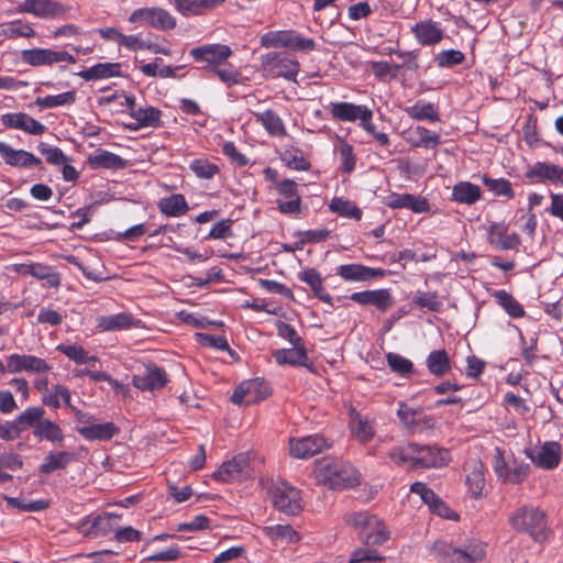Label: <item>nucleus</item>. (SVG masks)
<instances>
[{
	"label": "nucleus",
	"mask_w": 563,
	"mask_h": 563,
	"mask_svg": "<svg viewBox=\"0 0 563 563\" xmlns=\"http://www.w3.org/2000/svg\"><path fill=\"white\" fill-rule=\"evenodd\" d=\"M313 473L319 483L332 489L354 487L360 482V475L352 465L334 457L318 460Z\"/></svg>",
	"instance_id": "nucleus-1"
},
{
	"label": "nucleus",
	"mask_w": 563,
	"mask_h": 563,
	"mask_svg": "<svg viewBox=\"0 0 563 563\" xmlns=\"http://www.w3.org/2000/svg\"><path fill=\"white\" fill-rule=\"evenodd\" d=\"M264 457L254 452H244L235 455L232 460L222 463L212 477L216 481L241 482L251 478L261 471Z\"/></svg>",
	"instance_id": "nucleus-2"
},
{
	"label": "nucleus",
	"mask_w": 563,
	"mask_h": 563,
	"mask_svg": "<svg viewBox=\"0 0 563 563\" xmlns=\"http://www.w3.org/2000/svg\"><path fill=\"white\" fill-rule=\"evenodd\" d=\"M262 488L266 492L274 507L285 515H297L301 511L300 492L286 482L262 478Z\"/></svg>",
	"instance_id": "nucleus-3"
},
{
	"label": "nucleus",
	"mask_w": 563,
	"mask_h": 563,
	"mask_svg": "<svg viewBox=\"0 0 563 563\" xmlns=\"http://www.w3.org/2000/svg\"><path fill=\"white\" fill-rule=\"evenodd\" d=\"M511 527L528 533L534 541L543 542L548 537L547 514L538 507L525 506L509 517Z\"/></svg>",
	"instance_id": "nucleus-4"
},
{
	"label": "nucleus",
	"mask_w": 563,
	"mask_h": 563,
	"mask_svg": "<svg viewBox=\"0 0 563 563\" xmlns=\"http://www.w3.org/2000/svg\"><path fill=\"white\" fill-rule=\"evenodd\" d=\"M432 553L444 563H475L485 556V544L472 542L464 548H455L445 541L434 542Z\"/></svg>",
	"instance_id": "nucleus-5"
},
{
	"label": "nucleus",
	"mask_w": 563,
	"mask_h": 563,
	"mask_svg": "<svg viewBox=\"0 0 563 563\" xmlns=\"http://www.w3.org/2000/svg\"><path fill=\"white\" fill-rule=\"evenodd\" d=\"M261 45L266 48L285 47L297 52H311L316 48L312 38L303 37L295 30L267 32L261 36Z\"/></svg>",
	"instance_id": "nucleus-6"
},
{
	"label": "nucleus",
	"mask_w": 563,
	"mask_h": 563,
	"mask_svg": "<svg viewBox=\"0 0 563 563\" xmlns=\"http://www.w3.org/2000/svg\"><path fill=\"white\" fill-rule=\"evenodd\" d=\"M493 467L499 479L510 484L523 482L530 473L529 464L518 461L512 455L506 457L500 448H495L494 450Z\"/></svg>",
	"instance_id": "nucleus-7"
},
{
	"label": "nucleus",
	"mask_w": 563,
	"mask_h": 563,
	"mask_svg": "<svg viewBox=\"0 0 563 563\" xmlns=\"http://www.w3.org/2000/svg\"><path fill=\"white\" fill-rule=\"evenodd\" d=\"M16 11L46 20L70 16V8L56 0H24L18 5Z\"/></svg>",
	"instance_id": "nucleus-8"
},
{
	"label": "nucleus",
	"mask_w": 563,
	"mask_h": 563,
	"mask_svg": "<svg viewBox=\"0 0 563 563\" xmlns=\"http://www.w3.org/2000/svg\"><path fill=\"white\" fill-rule=\"evenodd\" d=\"M232 53L230 46L225 44H205L190 49L192 58L196 62L206 63L205 68L210 71L224 65Z\"/></svg>",
	"instance_id": "nucleus-9"
},
{
	"label": "nucleus",
	"mask_w": 563,
	"mask_h": 563,
	"mask_svg": "<svg viewBox=\"0 0 563 563\" xmlns=\"http://www.w3.org/2000/svg\"><path fill=\"white\" fill-rule=\"evenodd\" d=\"M271 388L264 379L255 378L241 383L234 390L231 400L236 405H251L264 400Z\"/></svg>",
	"instance_id": "nucleus-10"
},
{
	"label": "nucleus",
	"mask_w": 563,
	"mask_h": 563,
	"mask_svg": "<svg viewBox=\"0 0 563 563\" xmlns=\"http://www.w3.org/2000/svg\"><path fill=\"white\" fill-rule=\"evenodd\" d=\"M22 60L31 66H45L58 63H76V58L66 51H54L51 48L24 49L21 53Z\"/></svg>",
	"instance_id": "nucleus-11"
},
{
	"label": "nucleus",
	"mask_w": 563,
	"mask_h": 563,
	"mask_svg": "<svg viewBox=\"0 0 563 563\" xmlns=\"http://www.w3.org/2000/svg\"><path fill=\"white\" fill-rule=\"evenodd\" d=\"M288 444L290 456L299 460L309 459L330 446L327 439L320 434L290 438Z\"/></svg>",
	"instance_id": "nucleus-12"
},
{
	"label": "nucleus",
	"mask_w": 563,
	"mask_h": 563,
	"mask_svg": "<svg viewBox=\"0 0 563 563\" xmlns=\"http://www.w3.org/2000/svg\"><path fill=\"white\" fill-rule=\"evenodd\" d=\"M7 368L9 373L16 374L27 372L32 374H42L52 369L44 358L31 354H11L7 357Z\"/></svg>",
	"instance_id": "nucleus-13"
},
{
	"label": "nucleus",
	"mask_w": 563,
	"mask_h": 563,
	"mask_svg": "<svg viewBox=\"0 0 563 563\" xmlns=\"http://www.w3.org/2000/svg\"><path fill=\"white\" fill-rule=\"evenodd\" d=\"M525 453L526 456L530 459L534 465L542 470L555 468L562 457L561 445L555 441H548L543 443V445L537 452L526 450Z\"/></svg>",
	"instance_id": "nucleus-14"
},
{
	"label": "nucleus",
	"mask_w": 563,
	"mask_h": 563,
	"mask_svg": "<svg viewBox=\"0 0 563 563\" xmlns=\"http://www.w3.org/2000/svg\"><path fill=\"white\" fill-rule=\"evenodd\" d=\"M416 468L442 467L450 461V453L437 445L416 444Z\"/></svg>",
	"instance_id": "nucleus-15"
},
{
	"label": "nucleus",
	"mask_w": 563,
	"mask_h": 563,
	"mask_svg": "<svg viewBox=\"0 0 563 563\" xmlns=\"http://www.w3.org/2000/svg\"><path fill=\"white\" fill-rule=\"evenodd\" d=\"M401 422L412 432H422L434 426V419L423 413L421 409H415L401 402L397 410Z\"/></svg>",
	"instance_id": "nucleus-16"
},
{
	"label": "nucleus",
	"mask_w": 563,
	"mask_h": 563,
	"mask_svg": "<svg viewBox=\"0 0 563 563\" xmlns=\"http://www.w3.org/2000/svg\"><path fill=\"white\" fill-rule=\"evenodd\" d=\"M168 382L166 372L155 365L147 366L143 373L132 378V385L142 391H155L162 389Z\"/></svg>",
	"instance_id": "nucleus-17"
},
{
	"label": "nucleus",
	"mask_w": 563,
	"mask_h": 563,
	"mask_svg": "<svg viewBox=\"0 0 563 563\" xmlns=\"http://www.w3.org/2000/svg\"><path fill=\"white\" fill-rule=\"evenodd\" d=\"M12 271L22 276H33L41 280H46L51 287H58L60 285V276L54 272L49 266L41 263H21L13 264Z\"/></svg>",
	"instance_id": "nucleus-18"
},
{
	"label": "nucleus",
	"mask_w": 563,
	"mask_h": 563,
	"mask_svg": "<svg viewBox=\"0 0 563 563\" xmlns=\"http://www.w3.org/2000/svg\"><path fill=\"white\" fill-rule=\"evenodd\" d=\"M265 64L278 77L295 79L299 73V63L296 58L279 53H269L265 56Z\"/></svg>",
	"instance_id": "nucleus-19"
},
{
	"label": "nucleus",
	"mask_w": 563,
	"mask_h": 563,
	"mask_svg": "<svg viewBox=\"0 0 563 563\" xmlns=\"http://www.w3.org/2000/svg\"><path fill=\"white\" fill-rule=\"evenodd\" d=\"M350 298L360 305L375 306L382 312L387 311L394 305L393 296L388 289L357 291L353 292Z\"/></svg>",
	"instance_id": "nucleus-20"
},
{
	"label": "nucleus",
	"mask_w": 563,
	"mask_h": 563,
	"mask_svg": "<svg viewBox=\"0 0 563 563\" xmlns=\"http://www.w3.org/2000/svg\"><path fill=\"white\" fill-rule=\"evenodd\" d=\"M2 123L7 128L21 130L32 135H41L46 130L44 124L22 112L3 114Z\"/></svg>",
	"instance_id": "nucleus-21"
},
{
	"label": "nucleus",
	"mask_w": 563,
	"mask_h": 563,
	"mask_svg": "<svg viewBox=\"0 0 563 563\" xmlns=\"http://www.w3.org/2000/svg\"><path fill=\"white\" fill-rule=\"evenodd\" d=\"M0 156L10 166L27 168L41 165V159L24 150H15L11 145L0 142Z\"/></svg>",
	"instance_id": "nucleus-22"
},
{
	"label": "nucleus",
	"mask_w": 563,
	"mask_h": 563,
	"mask_svg": "<svg viewBox=\"0 0 563 563\" xmlns=\"http://www.w3.org/2000/svg\"><path fill=\"white\" fill-rule=\"evenodd\" d=\"M338 275L346 282H365L384 277L385 271L361 264H345L338 267Z\"/></svg>",
	"instance_id": "nucleus-23"
},
{
	"label": "nucleus",
	"mask_w": 563,
	"mask_h": 563,
	"mask_svg": "<svg viewBox=\"0 0 563 563\" xmlns=\"http://www.w3.org/2000/svg\"><path fill=\"white\" fill-rule=\"evenodd\" d=\"M386 206L393 209L406 208L416 213L427 212L430 208L426 198L410 194H391L386 199Z\"/></svg>",
	"instance_id": "nucleus-24"
},
{
	"label": "nucleus",
	"mask_w": 563,
	"mask_h": 563,
	"mask_svg": "<svg viewBox=\"0 0 563 563\" xmlns=\"http://www.w3.org/2000/svg\"><path fill=\"white\" fill-rule=\"evenodd\" d=\"M162 112L155 107H137L132 109L131 118L135 121L128 123L126 128L136 131L141 128H156L161 124Z\"/></svg>",
	"instance_id": "nucleus-25"
},
{
	"label": "nucleus",
	"mask_w": 563,
	"mask_h": 563,
	"mask_svg": "<svg viewBox=\"0 0 563 563\" xmlns=\"http://www.w3.org/2000/svg\"><path fill=\"white\" fill-rule=\"evenodd\" d=\"M77 431L88 441H108L119 433V428L113 422H104L78 427Z\"/></svg>",
	"instance_id": "nucleus-26"
},
{
	"label": "nucleus",
	"mask_w": 563,
	"mask_h": 563,
	"mask_svg": "<svg viewBox=\"0 0 563 563\" xmlns=\"http://www.w3.org/2000/svg\"><path fill=\"white\" fill-rule=\"evenodd\" d=\"M120 63H99L78 73V76L86 81L121 77Z\"/></svg>",
	"instance_id": "nucleus-27"
},
{
	"label": "nucleus",
	"mask_w": 563,
	"mask_h": 563,
	"mask_svg": "<svg viewBox=\"0 0 563 563\" xmlns=\"http://www.w3.org/2000/svg\"><path fill=\"white\" fill-rule=\"evenodd\" d=\"M273 356L279 365L306 366L312 371L307 364V351L303 344L292 346L291 349H280L273 352Z\"/></svg>",
	"instance_id": "nucleus-28"
},
{
	"label": "nucleus",
	"mask_w": 563,
	"mask_h": 563,
	"mask_svg": "<svg viewBox=\"0 0 563 563\" xmlns=\"http://www.w3.org/2000/svg\"><path fill=\"white\" fill-rule=\"evenodd\" d=\"M466 486L473 497L477 498L483 495L485 487L484 466L479 461H471L466 464Z\"/></svg>",
	"instance_id": "nucleus-29"
},
{
	"label": "nucleus",
	"mask_w": 563,
	"mask_h": 563,
	"mask_svg": "<svg viewBox=\"0 0 563 563\" xmlns=\"http://www.w3.org/2000/svg\"><path fill=\"white\" fill-rule=\"evenodd\" d=\"M367 107L352 102H333L330 104L331 115L340 121L354 122L367 113Z\"/></svg>",
	"instance_id": "nucleus-30"
},
{
	"label": "nucleus",
	"mask_w": 563,
	"mask_h": 563,
	"mask_svg": "<svg viewBox=\"0 0 563 563\" xmlns=\"http://www.w3.org/2000/svg\"><path fill=\"white\" fill-rule=\"evenodd\" d=\"M412 33L421 45H434L443 37V32L438 23L431 20L421 21L413 25Z\"/></svg>",
	"instance_id": "nucleus-31"
},
{
	"label": "nucleus",
	"mask_w": 563,
	"mask_h": 563,
	"mask_svg": "<svg viewBox=\"0 0 563 563\" xmlns=\"http://www.w3.org/2000/svg\"><path fill=\"white\" fill-rule=\"evenodd\" d=\"M225 0H174L176 10L185 15H199L221 5Z\"/></svg>",
	"instance_id": "nucleus-32"
},
{
	"label": "nucleus",
	"mask_w": 563,
	"mask_h": 563,
	"mask_svg": "<svg viewBox=\"0 0 563 563\" xmlns=\"http://www.w3.org/2000/svg\"><path fill=\"white\" fill-rule=\"evenodd\" d=\"M254 117L271 136H286L287 131L284 121L275 111L267 109L263 112L254 113Z\"/></svg>",
	"instance_id": "nucleus-33"
},
{
	"label": "nucleus",
	"mask_w": 563,
	"mask_h": 563,
	"mask_svg": "<svg viewBox=\"0 0 563 563\" xmlns=\"http://www.w3.org/2000/svg\"><path fill=\"white\" fill-rule=\"evenodd\" d=\"M489 242L500 250H515L520 245V238L517 233L507 234L506 229L500 224H493L489 228Z\"/></svg>",
	"instance_id": "nucleus-34"
},
{
	"label": "nucleus",
	"mask_w": 563,
	"mask_h": 563,
	"mask_svg": "<svg viewBox=\"0 0 563 563\" xmlns=\"http://www.w3.org/2000/svg\"><path fill=\"white\" fill-rule=\"evenodd\" d=\"M134 318L132 314L121 312L117 314L100 316L97 318V328L101 331H120L134 325Z\"/></svg>",
	"instance_id": "nucleus-35"
},
{
	"label": "nucleus",
	"mask_w": 563,
	"mask_h": 563,
	"mask_svg": "<svg viewBox=\"0 0 563 563\" xmlns=\"http://www.w3.org/2000/svg\"><path fill=\"white\" fill-rule=\"evenodd\" d=\"M407 141L415 147L435 148L440 143V136L419 125L409 129Z\"/></svg>",
	"instance_id": "nucleus-36"
},
{
	"label": "nucleus",
	"mask_w": 563,
	"mask_h": 563,
	"mask_svg": "<svg viewBox=\"0 0 563 563\" xmlns=\"http://www.w3.org/2000/svg\"><path fill=\"white\" fill-rule=\"evenodd\" d=\"M527 177L540 181H562L563 168L550 163H537L528 170Z\"/></svg>",
	"instance_id": "nucleus-37"
},
{
	"label": "nucleus",
	"mask_w": 563,
	"mask_h": 563,
	"mask_svg": "<svg viewBox=\"0 0 563 563\" xmlns=\"http://www.w3.org/2000/svg\"><path fill=\"white\" fill-rule=\"evenodd\" d=\"M119 519L120 516L115 514L99 515L93 517L91 521H88L90 527L87 530H84V532L87 536L92 537L106 536L114 529Z\"/></svg>",
	"instance_id": "nucleus-38"
},
{
	"label": "nucleus",
	"mask_w": 563,
	"mask_h": 563,
	"mask_svg": "<svg viewBox=\"0 0 563 563\" xmlns=\"http://www.w3.org/2000/svg\"><path fill=\"white\" fill-rule=\"evenodd\" d=\"M429 372L438 377H442L451 372V360L445 350L432 351L426 361Z\"/></svg>",
	"instance_id": "nucleus-39"
},
{
	"label": "nucleus",
	"mask_w": 563,
	"mask_h": 563,
	"mask_svg": "<svg viewBox=\"0 0 563 563\" xmlns=\"http://www.w3.org/2000/svg\"><path fill=\"white\" fill-rule=\"evenodd\" d=\"M36 439L48 441L52 443H62L64 441V432L62 428L54 421L42 419V421L33 430Z\"/></svg>",
	"instance_id": "nucleus-40"
},
{
	"label": "nucleus",
	"mask_w": 563,
	"mask_h": 563,
	"mask_svg": "<svg viewBox=\"0 0 563 563\" xmlns=\"http://www.w3.org/2000/svg\"><path fill=\"white\" fill-rule=\"evenodd\" d=\"M345 522L358 530V539L361 540V534L367 528H378L382 529V520L376 516L371 515L366 511L351 512L345 516Z\"/></svg>",
	"instance_id": "nucleus-41"
},
{
	"label": "nucleus",
	"mask_w": 563,
	"mask_h": 563,
	"mask_svg": "<svg viewBox=\"0 0 563 563\" xmlns=\"http://www.w3.org/2000/svg\"><path fill=\"white\" fill-rule=\"evenodd\" d=\"M298 276L301 282L310 286L316 297L323 302H331L330 295L323 288L322 277L314 268L303 269Z\"/></svg>",
	"instance_id": "nucleus-42"
},
{
	"label": "nucleus",
	"mask_w": 563,
	"mask_h": 563,
	"mask_svg": "<svg viewBox=\"0 0 563 563\" xmlns=\"http://www.w3.org/2000/svg\"><path fill=\"white\" fill-rule=\"evenodd\" d=\"M404 110L413 120H428L431 122L440 120L438 109L431 102L419 100L415 104L406 107Z\"/></svg>",
	"instance_id": "nucleus-43"
},
{
	"label": "nucleus",
	"mask_w": 563,
	"mask_h": 563,
	"mask_svg": "<svg viewBox=\"0 0 563 563\" xmlns=\"http://www.w3.org/2000/svg\"><path fill=\"white\" fill-rule=\"evenodd\" d=\"M158 209L168 217H179L185 214L189 207L185 197L180 194H174L163 198L158 202Z\"/></svg>",
	"instance_id": "nucleus-44"
},
{
	"label": "nucleus",
	"mask_w": 563,
	"mask_h": 563,
	"mask_svg": "<svg viewBox=\"0 0 563 563\" xmlns=\"http://www.w3.org/2000/svg\"><path fill=\"white\" fill-rule=\"evenodd\" d=\"M89 164L95 168H122L125 161L111 152L99 150L88 158Z\"/></svg>",
	"instance_id": "nucleus-45"
},
{
	"label": "nucleus",
	"mask_w": 563,
	"mask_h": 563,
	"mask_svg": "<svg viewBox=\"0 0 563 563\" xmlns=\"http://www.w3.org/2000/svg\"><path fill=\"white\" fill-rule=\"evenodd\" d=\"M350 428L353 437L361 443H366L374 437L372 422L358 413L351 417Z\"/></svg>",
	"instance_id": "nucleus-46"
},
{
	"label": "nucleus",
	"mask_w": 563,
	"mask_h": 563,
	"mask_svg": "<svg viewBox=\"0 0 563 563\" xmlns=\"http://www.w3.org/2000/svg\"><path fill=\"white\" fill-rule=\"evenodd\" d=\"M264 534L272 541L296 543L299 541V533L289 525H276L263 528Z\"/></svg>",
	"instance_id": "nucleus-47"
},
{
	"label": "nucleus",
	"mask_w": 563,
	"mask_h": 563,
	"mask_svg": "<svg viewBox=\"0 0 563 563\" xmlns=\"http://www.w3.org/2000/svg\"><path fill=\"white\" fill-rule=\"evenodd\" d=\"M44 412L42 407H29L21 412L14 420L18 434L20 435L27 428L35 430V427L42 421Z\"/></svg>",
	"instance_id": "nucleus-48"
},
{
	"label": "nucleus",
	"mask_w": 563,
	"mask_h": 563,
	"mask_svg": "<svg viewBox=\"0 0 563 563\" xmlns=\"http://www.w3.org/2000/svg\"><path fill=\"white\" fill-rule=\"evenodd\" d=\"M452 196L457 202L473 205L481 198V188L472 183L462 181L453 187Z\"/></svg>",
	"instance_id": "nucleus-49"
},
{
	"label": "nucleus",
	"mask_w": 563,
	"mask_h": 563,
	"mask_svg": "<svg viewBox=\"0 0 563 563\" xmlns=\"http://www.w3.org/2000/svg\"><path fill=\"white\" fill-rule=\"evenodd\" d=\"M388 456L398 465L416 468V443L395 446L389 451Z\"/></svg>",
	"instance_id": "nucleus-50"
},
{
	"label": "nucleus",
	"mask_w": 563,
	"mask_h": 563,
	"mask_svg": "<svg viewBox=\"0 0 563 563\" xmlns=\"http://www.w3.org/2000/svg\"><path fill=\"white\" fill-rule=\"evenodd\" d=\"M329 209L341 217L361 220L362 210L352 201L335 197L331 200Z\"/></svg>",
	"instance_id": "nucleus-51"
},
{
	"label": "nucleus",
	"mask_w": 563,
	"mask_h": 563,
	"mask_svg": "<svg viewBox=\"0 0 563 563\" xmlns=\"http://www.w3.org/2000/svg\"><path fill=\"white\" fill-rule=\"evenodd\" d=\"M60 401L71 408V396L69 389L64 385H55L51 393L44 394L42 402L45 406L57 409L60 407Z\"/></svg>",
	"instance_id": "nucleus-52"
},
{
	"label": "nucleus",
	"mask_w": 563,
	"mask_h": 563,
	"mask_svg": "<svg viewBox=\"0 0 563 563\" xmlns=\"http://www.w3.org/2000/svg\"><path fill=\"white\" fill-rule=\"evenodd\" d=\"M282 162L289 168L295 170H308L310 163L303 157L301 150L297 147H287L280 154Z\"/></svg>",
	"instance_id": "nucleus-53"
},
{
	"label": "nucleus",
	"mask_w": 563,
	"mask_h": 563,
	"mask_svg": "<svg viewBox=\"0 0 563 563\" xmlns=\"http://www.w3.org/2000/svg\"><path fill=\"white\" fill-rule=\"evenodd\" d=\"M494 297L510 317L521 318L525 316L522 306L506 290H497Z\"/></svg>",
	"instance_id": "nucleus-54"
},
{
	"label": "nucleus",
	"mask_w": 563,
	"mask_h": 563,
	"mask_svg": "<svg viewBox=\"0 0 563 563\" xmlns=\"http://www.w3.org/2000/svg\"><path fill=\"white\" fill-rule=\"evenodd\" d=\"M2 34L8 38L33 37L35 31L31 24L15 20L2 25Z\"/></svg>",
	"instance_id": "nucleus-55"
},
{
	"label": "nucleus",
	"mask_w": 563,
	"mask_h": 563,
	"mask_svg": "<svg viewBox=\"0 0 563 563\" xmlns=\"http://www.w3.org/2000/svg\"><path fill=\"white\" fill-rule=\"evenodd\" d=\"M374 545H365L356 548L352 551L349 563H380L384 560Z\"/></svg>",
	"instance_id": "nucleus-56"
},
{
	"label": "nucleus",
	"mask_w": 563,
	"mask_h": 563,
	"mask_svg": "<svg viewBox=\"0 0 563 563\" xmlns=\"http://www.w3.org/2000/svg\"><path fill=\"white\" fill-rule=\"evenodd\" d=\"M70 460L71 454L68 452H52L45 457V462L41 465V472L48 474L56 470L65 468Z\"/></svg>",
	"instance_id": "nucleus-57"
},
{
	"label": "nucleus",
	"mask_w": 563,
	"mask_h": 563,
	"mask_svg": "<svg viewBox=\"0 0 563 563\" xmlns=\"http://www.w3.org/2000/svg\"><path fill=\"white\" fill-rule=\"evenodd\" d=\"M76 100V91L70 90L66 91L56 96H46V97H38L36 99V104L41 108L51 109L56 108L65 104H71Z\"/></svg>",
	"instance_id": "nucleus-58"
},
{
	"label": "nucleus",
	"mask_w": 563,
	"mask_h": 563,
	"mask_svg": "<svg viewBox=\"0 0 563 563\" xmlns=\"http://www.w3.org/2000/svg\"><path fill=\"white\" fill-rule=\"evenodd\" d=\"M389 539V532L382 521V529L367 528L361 534V541L365 545H382Z\"/></svg>",
	"instance_id": "nucleus-59"
},
{
	"label": "nucleus",
	"mask_w": 563,
	"mask_h": 563,
	"mask_svg": "<svg viewBox=\"0 0 563 563\" xmlns=\"http://www.w3.org/2000/svg\"><path fill=\"white\" fill-rule=\"evenodd\" d=\"M386 361L388 366L394 373L399 375H409L412 373L413 364L410 360L397 354L389 352L386 354Z\"/></svg>",
	"instance_id": "nucleus-60"
},
{
	"label": "nucleus",
	"mask_w": 563,
	"mask_h": 563,
	"mask_svg": "<svg viewBox=\"0 0 563 563\" xmlns=\"http://www.w3.org/2000/svg\"><path fill=\"white\" fill-rule=\"evenodd\" d=\"M189 168L197 177L203 179H210L219 173V167L216 164L202 158L194 159L190 163Z\"/></svg>",
	"instance_id": "nucleus-61"
},
{
	"label": "nucleus",
	"mask_w": 563,
	"mask_h": 563,
	"mask_svg": "<svg viewBox=\"0 0 563 563\" xmlns=\"http://www.w3.org/2000/svg\"><path fill=\"white\" fill-rule=\"evenodd\" d=\"M212 71L229 87L241 81V73L230 64L218 66Z\"/></svg>",
	"instance_id": "nucleus-62"
},
{
	"label": "nucleus",
	"mask_w": 563,
	"mask_h": 563,
	"mask_svg": "<svg viewBox=\"0 0 563 563\" xmlns=\"http://www.w3.org/2000/svg\"><path fill=\"white\" fill-rule=\"evenodd\" d=\"M153 27L157 30H173L176 19L163 8H154Z\"/></svg>",
	"instance_id": "nucleus-63"
},
{
	"label": "nucleus",
	"mask_w": 563,
	"mask_h": 563,
	"mask_svg": "<svg viewBox=\"0 0 563 563\" xmlns=\"http://www.w3.org/2000/svg\"><path fill=\"white\" fill-rule=\"evenodd\" d=\"M483 181L487 186V188L495 195L505 196L507 198H512L515 195L511 188V184L506 179H493L484 177Z\"/></svg>",
	"instance_id": "nucleus-64"
}]
</instances>
